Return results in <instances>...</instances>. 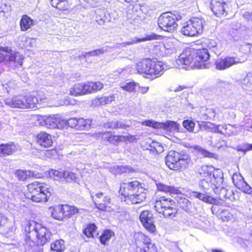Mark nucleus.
<instances>
[{"label":"nucleus","mask_w":252,"mask_h":252,"mask_svg":"<svg viewBox=\"0 0 252 252\" xmlns=\"http://www.w3.org/2000/svg\"><path fill=\"white\" fill-rule=\"evenodd\" d=\"M119 192L122 195V200H129L133 204L140 203L146 198V189L136 180L123 181L120 184Z\"/></svg>","instance_id":"f257e3e1"},{"label":"nucleus","mask_w":252,"mask_h":252,"mask_svg":"<svg viewBox=\"0 0 252 252\" xmlns=\"http://www.w3.org/2000/svg\"><path fill=\"white\" fill-rule=\"evenodd\" d=\"M25 231L26 244L30 247H32L35 243L38 246H43L51 239V232L41 224L34 221H29Z\"/></svg>","instance_id":"f03ea898"},{"label":"nucleus","mask_w":252,"mask_h":252,"mask_svg":"<svg viewBox=\"0 0 252 252\" xmlns=\"http://www.w3.org/2000/svg\"><path fill=\"white\" fill-rule=\"evenodd\" d=\"M28 192L27 197L36 202H46L51 195L50 188L47 185L34 182L27 186Z\"/></svg>","instance_id":"7ed1b4c3"},{"label":"nucleus","mask_w":252,"mask_h":252,"mask_svg":"<svg viewBox=\"0 0 252 252\" xmlns=\"http://www.w3.org/2000/svg\"><path fill=\"white\" fill-rule=\"evenodd\" d=\"M165 163L169 169L177 171L188 168L191 160L189 156L184 153L171 151L165 158Z\"/></svg>","instance_id":"20e7f679"},{"label":"nucleus","mask_w":252,"mask_h":252,"mask_svg":"<svg viewBox=\"0 0 252 252\" xmlns=\"http://www.w3.org/2000/svg\"><path fill=\"white\" fill-rule=\"evenodd\" d=\"M174 204L173 200L161 196L155 201V208L157 212L163 215L165 218H173L177 213Z\"/></svg>","instance_id":"39448f33"},{"label":"nucleus","mask_w":252,"mask_h":252,"mask_svg":"<svg viewBox=\"0 0 252 252\" xmlns=\"http://www.w3.org/2000/svg\"><path fill=\"white\" fill-rule=\"evenodd\" d=\"M181 18L182 16L178 13H163L158 18V25L163 31L173 32L177 28V21Z\"/></svg>","instance_id":"423d86ee"},{"label":"nucleus","mask_w":252,"mask_h":252,"mask_svg":"<svg viewBox=\"0 0 252 252\" xmlns=\"http://www.w3.org/2000/svg\"><path fill=\"white\" fill-rule=\"evenodd\" d=\"M205 25L204 19L193 17L184 24L181 29V32L188 36H194L202 33Z\"/></svg>","instance_id":"0eeeda50"},{"label":"nucleus","mask_w":252,"mask_h":252,"mask_svg":"<svg viewBox=\"0 0 252 252\" xmlns=\"http://www.w3.org/2000/svg\"><path fill=\"white\" fill-rule=\"evenodd\" d=\"M194 58V65L200 68H208L209 64L206 63L209 59L208 51L206 48L192 49Z\"/></svg>","instance_id":"6e6552de"},{"label":"nucleus","mask_w":252,"mask_h":252,"mask_svg":"<svg viewBox=\"0 0 252 252\" xmlns=\"http://www.w3.org/2000/svg\"><path fill=\"white\" fill-rule=\"evenodd\" d=\"M91 195L95 207L98 209L102 211H107L111 208L112 199L109 195L102 192L95 194V198H94V193H91Z\"/></svg>","instance_id":"1a4fd4ad"},{"label":"nucleus","mask_w":252,"mask_h":252,"mask_svg":"<svg viewBox=\"0 0 252 252\" xmlns=\"http://www.w3.org/2000/svg\"><path fill=\"white\" fill-rule=\"evenodd\" d=\"M146 64L147 70H148L147 75L155 78L162 74L164 68L161 62L146 59Z\"/></svg>","instance_id":"9d476101"},{"label":"nucleus","mask_w":252,"mask_h":252,"mask_svg":"<svg viewBox=\"0 0 252 252\" xmlns=\"http://www.w3.org/2000/svg\"><path fill=\"white\" fill-rule=\"evenodd\" d=\"M241 63L240 59L237 57L226 56L217 59L214 65L217 69L223 70Z\"/></svg>","instance_id":"9b49d317"},{"label":"nucleus","mask_w":252,"mask_h":252,"mask_svg":"<svg viewBox=\"0 0 252 252\" xmlns=\"http://www.w3.org/2000/svg\"><path fill=\"white\" fill-rule=\"evenodd\" d=\"M146 126H152L154 128H162L163 129L170 132L178 131L180 126L173 121H166L165 123H157L151 120H147L144 122Z\"/></svg>","instance_id":"f8f14e48"},{"label":"nucleus","mask_w":252,"mask_h":252,"mask_svg":"<svg viewBox=\"0 0 252 252\" xmlns=\"http://www.w3.org/2000/svg\"><path fill=\"white\" fill-rule=\"evenodd\" d=\"M140 220L143 226L150 233L156 231V226L154 224L153 215L149 211H142L139 216Z\"/></svg>","instance_id":"ddd939ff"},{"label":"nucleus","mask_w":252,"mask_h":252,"mask_svg":"<svg viewBox=\"0 0 252 252\" xmlns=\"http://www.w3.org/2000/svg\"><path fill=\"white\" fill-rule=\"evenodd\" d=\"M229 0H211V9L213 13L217 17L226 16V7Z\"/></svg>","instance_id":"4468645a"},{"label":"nucleus","mask_w":252,"mask_h":252,"mask_svg":"<svg viewBox=\"0 0 252 252\" xmlns=\"http://www.w3.org/2000/svg\"><path fill=\"white\" fill-rule=\"evenodd\" d=\"M232 179L235 186L245 193L252 195V188L245 181L243 177L239 173L233 175Z\"/></svg>","instance_id":"2eb2a0df"},{"label":"nucleus","mask_w":252,"mask_h":252,"mask_svg":"<svg viewBox=\"0 0 252 252\" xmlns=\"http://www.w3.org/2000/svg\"><path fill=\"white\" fill-rule=\"evenodd\" d=\"M43 120L45 126L50 128L62 129L65 124L63 120L55 115H45L43 117Z\"/></svg>","instance_id":"dca6fc26"},{"label":"nucleus","mask_w":252,"mask_h":252,"mask_svg":"<svg viewBox=\"0 0 252 252\" xmlns=\"http://www.w3.org/2000/svg\"><path fill=\"white\" fill-rule=\"evenodd\" d=\"M46 99L45 96L42 93L25 96V109L36 107L37 104L44 103Z\"/></svg>","instance_id":"f3484780"},{"label":"nucleus","mask_w":252,"mask_h":252,"mask_svg":"<svg viewBox=\"0 0 252 252\" xmlns=\"http://www.w3.org/2000/svg\"><path fill=\"white\" fill-rule=\"evenodd\" d=\"M178 62L186 65L192 64V66H194V58L192 49H187L183 52L179 57Z\"/></svg>","instance_id":"a211bd4d"},{"label":"nucleus","mask_w":252,"mask_h":252,"mask_svg":"<svg viewBox=\"0 0 252 252\" xmlns=\"http://www.w3.org/2000/svg\"><path fill=\"white\" fill-rule=\"evenodd\" d=\"M158 37L159 35L154 33H152L150 34H146L144 37H143L142 38L135 37L132 40H131V41H130L120 43L119 47H125L126 46L134 44H137L141 42H145L148 40H156L158 39Z\"/></svg>","instance_id":"6ab92c4d"},{"label":"nucleus","mask_w":252,"mask_h":252,"mask_svg":"<svg viewBox=\"0 0 252 252\" xmlns=\"http://www.w3.org/2000/svg\"><path fill=\"white\" fill-rule=\"evenodd\" d=\"M25 96H16L12 98H6L4 100L5 104L11 107L25 109Z\"/></svg>","instance_id":"aec40b11"},{"label":"nucleus","mask_w":252,"mask_h":252,"mask_svg":"<svg viewBox=\"0 0 252 252\" xmlns=\"http://www.w3.org/2000/svg\"><path fill=\"white\" fill-rule=\"evenodd\" d=\"M36 141L41 146L48 148L52 143L51 136L45 132H41L36 136Z\"/></svg>","instance_id":"412c9836"},{"label":"nucleus","mask_w":252,"mask_h":252,"mask_svg":"<svg viewBox=\"0 0 252 252\" xmlns=\"http://www.w3.org/2000/svg\"><path fill=\"white\" fill-rule=\"evenodd\" d=\"M83 84L85 94L96 92L103 88V84L100 82H88Z\"/></svg>","instance_id":"4be33fe9"},{"label":"nucleus","mask_w":252,"mask_h":252,"mask_svg":"<svg viewBox=\"0 0 252 252\" xmlns=\"http://www.w3.org/2000/svg\"><path fill=\"white\" fill-rule=\"evenodd\" d=\"M17 150V147L13 143L0 145V157L11 155Z\"/></svg>","instance_id":"5701e85b"},{"label":"nucleus","mask_w":252,"mask_h":252,"mask_svg":"<svg viewBox=\"0 0 252 252\" xmlns=\"http://www.w3.org/2000/svg\"><path fill=\"white\" fill-rule=\"evenodd\" d=\"M20 28L22 31H27L33 25V20L27 15H24L20 22Z\"/></svg>","instance_id":"b1692460"},{"label":"nucleus","mask_w":252,"mask_h":252,"mask_svg":"<svg viewBox=\"0 0 252 252\" xmlns=\"http://www.w3.org/2000/svg\"><path fill=\"white\" fill-rule=\"evenodd\" d=\"M139 236L143 240L142 243L145 249H147V252H157V248L151 242V240L148 237L142 234H139Z\"/></svg>","instance_id":"393cba45"},{"label":"nucleus","mask_w":252,"mask_h":252,"mask_svg":"<svg viewBox=\"0 0 252 252\" xmlns=\"http://www.w3.org/2000/svg\"><path fill=\"white\" fill-rule=\"evenodd\" d=\"M52 217L57 220H63L64 219L63 213V205L60 204L55 206L51 212Z\"/></svg>","instance_id":"a878e982"},{"label":"nucleus","mask_w":252,"mask_h":252,"mask_svg":"<svg viewBox=\"0 0 252 252\" xmlns=\"http://www.w3.org/2000/svg\"><path fill=\"white\" fill-rule=\"evenodd\" d=\"M115 99V94H111L109 96H101L97 98L94 100V102L96 105H106L111 103Z\"/></svg>","instance_id":"bb28decb"},{"label":"nucleus","mask_w":252,"mask_h":252,"mask_svg":"<svg viewBox=\"0 0 252 252\" xmlns=\"http://www.w3.org/2000/svg\"><path fill=\"white\" fill-rule=\"evenodd\" d=\"M190 195L191 197L198 198L206 203H212L213 201L212 197L199 192L193 191L190 193Z\"/></svg>","instance_id":"cd10ccee"},{"label":"nucleus","mask_w":252,"mask_h":252,"mask_svg":"<svg viewBox=\"0 0 252 252\" xmlns=\"http://www.w3.org/2000/svg\"><path fill=\"white\" fill-rule=\"evenodd\" d=\"M63 213L65 218L69 217L79 213V210L74 206L63 205Z\"/></svg>","instance_id":"c85d7f7f"},{"label":"nucleus","mask_w":252,"mask_h":252,"mask_svg":"<svg viewBox=\"0 0 252 252\" xmlns=\"http://www.w3.org/2000/svg\"><path fill=\"white\" fill-rule=\"evenodd\" d=\"M7 57L8 60L10 62H13L20 65H22L23 58L19 53L12 52L11 50L8 54Z\"/></svg>","instance_id":"c756f323"},{"label":"nucleus","mask_w":252,"mask_h":252,"mask_svg":"<svg viewBox=\"0 0 252 252\" xmlns=\"http://www.w3.org/2000/svg\"><path fill=\"white\" fill-rule=\"evenodd\" d=\"M141 13V9L138 6L130 5L127 11V17L129 19H135L140 16Z\"/></svg>","instance_id":"7c9ffc66"},{"label":"nucleus","mask_w":252,"mask_h":252,"mask_svg":"<svg viewBox=\"0 0 252 252\" xmlns=\"http://www.w3.org/2000/svg\"><path fill=\"white\" fill-rule=\"evenodd\" d=\"M214 131L224 135L226 136H231L236 135L235 131L227 132L228 126L226 125L214 126Z\"/></svg>","instance_id":"2f4dec72"},{"label":"nucleus","mask_w":252,"mask_h":252,"mask_svg":"<svg viewBox=\"0 0 252 252\" xmlns=\"http://www.w3.org/2000/svg\"><path fill=\"white\" fill-rule=\"evenodd\" d=\"M65 248L64 242L62 239L55 241L50 245L51 250L56 252H63Z\"/></svg>","instance_id":"473e14b6"},{"label":"nucleus","mask_w":252,"mask_h":252,"mask_svg":"<svg viewBox=\"0 0 252 252\" xmlns=\"http://www.w3.org/2000/svg\"><path fill=\"white\" fill-rule=\"evenodd\" d=\"M241 84L243 88L252 90V72L246 74L241 80Z\"/></svg>","instance_id":"72a5a7b5"},{"label":"nucleus","mask_w":252,"mask_h":252,"mask_svg":"<svg viewBox=\"0 0 252 252\" xmlns=\"http://www.w3.org/2000/svg\"><path fill=\"white\" fill-rule=\"evenodd\" d=\"M84 89V88L82 83L76 84L70 88V94L75 96L84 95L85 94Z\"/></svg>","instance_id":"f704fd0d"},{"label":"nucleus","mask_w":252,"mask_h":252,"mask_svg":"<svg viewBox=\"0 0 252 252\" xmlns=\"http://www.w3.org/2000/svg\"><path fill=\"white\" fill-rule=\"evenodd\" d=\"M48 175L49 178L55 180H61L63 178V170L62 169L59 170L51 169L48 172Z\"/></svg>","instance_id":"c9c22d12"},{"label":"nucleus","mask_w":252,"mask_h":252,"mask_svg":"<svg viewBox=\"0 0 252 252\" xmlns=\"http://www.w3.org/2000/svg\"><path fill=\"white\" fill-rule=\"evenodd\" d=\"M157 187L158 190L165 192L176 194L178 193L179 191L178 189L174 187L167 186L161 183L157 184Z\"/></svg>","instance_id":"e433bc0d"},{"label":"nucleus","mask_w":252,"mask_h":252,"mask_svg":"<svg viewBox=\"0 0 252 252\" xmlns=\"http://www.w3.org/2000/svg\"><path fill=\"white\" fill-rule=\"evenodd\" d=\"M213 178L211 177L213 180L214 184H220L223 182V173L222 171L219 169H215L212 172Z\"/></svg>","instance_id":"4c0bfd02"},{"label":"nucleus","mask_w":252,"mask_h":252,"mask_svg":"<svg viewBox=\"0 0 252 252\" xmlns=\"http://www.w3.org/2000/svg\"><path fill=\"white\" fill-rule=\"evenodd\" d=\"M51 5L61 10H65L67 9L68 3L66 0H51Z\"/></svg>","instance_id":"58836bf2"},{"label":"nucleus","mask_w":252,"mask_h":252,"mask_svg":"<svg viewBox=\"0 0 252 252\" xmlns=\"http://www.w3.org/2000/svg\"><path fill=\"white\" fill-rule=\"evenodd\" d=\"M109 47L108 46L103 47L99 49H97L96 50H93L92 51L86 52L84 55L83 57L86 58L87 57L90 56H97L99 55H101L104 54L105 52H107L108 50V48Z\"/></svg>","instance_id":"ea45409f"},{"label":"nucleus","mask_w":252,"mask_h":252,"mask_svg":"<svg viewBox=\"0 0 252 252\" xmlns=\"http://www.w3.org/2000/svg\"><path fill=\"white\" fill-rule=\"evenodd\" d=\"M16 175L20 180L24 181L28 177L33 176V172L30 170H18L15 172Z\"/></svg>","instance_id":"a19ab883"},{"label":"nucleus","mask_w":252,"mask_h":252,"mask_svg":"<svg viewBox=\"0 0 252 252\" xmlns=\"http://www.w3.org/2000/svg\"><path fill=\"white\" fill-rule=\"evenodd\" d=\"M179 206L184 211L189 212L190 211L191 205L190 202L185 198H181L178 201Z\"/></svg>","instance_id":"79ce46f5"},{"label":"nucleus","mask_w":252,"mask_h":252,"mask_svg":"<svg viewBox=\"0 0 252 252\" xmlns=\"http://www.w3.org/2000/svg\"><path fill=\"white\" fill-rule=\"evenodd\" d=\"M92 123L91 119H77V129L82 130L89 128Z\"/></svg>","instance_id":"37998d69"},{"label":"nucleus","mask_w":252,"mask_h":252,"mask_svg":"<svg viewBox=\"0 0 252 252\" xmlns=\"http://www.w3.org/2000/svg\"><path fill=\"white\" fill-rule=\"evenodd\" d=\"M220 215L221 219L224 221L234 220L236 219V215L229 212L228 210L222 209L220 211Z\"/></svg>","instance_id":"c03bdc74"},{"label":"nucleus","mask_w":252,"mask_h":252,"mask_svg":"<svg viewBox=\"0 0 252 252\" xmlns=\"http://www.w3.org/2000/svg\"><path fill=\"white\" fill-rule=\"evenodd\" d=\"M147 64H146V59H145L136 63V69L140 74L144 73L147 74V71L148 70H147Z\"/></svg>","instance_id":"a18cd8bd"},{"label":"nucleus","mask_w":252,"mask_h":252,"mask_svg":"<svg viewBox=\"0 0 252 252\" xmlns=\"http://www.w3.org/2000/svg\"><path fill=\"white\" fill-rule=\"evenodd\" d=\"M7 224H8V226H6V227L9 229V231L12 232L15 229L13 223L12 222H8L7 217L0 213V226H4Z\"/></svg>","instance_id":"49530a36"},{"label":"nucleus","mask_w":252,"mask_h":252,"mask_svg":"<svg viewBox=\"0 0 252 252\" xmlns=\"http://www.w3.org/2000/svg\"><path fill=\"white\" fill-rule=\"evenodd\" d=\"M96 227L94 224H90L84 229V233L88 237H94L96 233Z\"/></svg>","instance_id":"de8ad7c7"},{"label":"nucleus","mask_w":252,"mask_h":252,"mask_svg":"<svg viewBox=\"0 0 252 252\" xmlns=\"http://www.w3.org/2000/svg\"><path fill=\"white\" fill-rule=\"evenodd\" d=\"M214 183L211 178H207L203 179L200 181L199 186L202 187L204 189L208 190L210 188L212 187Z\"/></svg>","instance_id":"09e8293b"},{"label":"nucleus","mask_w":252,"mask_h":252,"mask_svg":"<svg viewBox=\"0 0 252 252\" xmlns=\"http://www.w3.org/2000/svg\"><path fill=\"white\" fill-rule=\"evenodd\" d=\"M214 170V168L211 166L203 165L201 167V174L205 177H209L212 176L213 171Z\"/></svg>","instance_id":"8fccbe9b"},{"label":"nucleus","mask_w":252,"mask_h":252,"mask_svg":"<svg viewBox=\"0 0 252 252\" xmlns=\"http://www.w3.org/2000/svg\"><path fill=\"white\" fill-rule=\"evenodd\" d=\"M137 85V84L134 82H129L126 84H122L121 87L126 91L131 92L135 90Z\"/></svg>","instance_id":"3c124183"},{"label":"nucleus","mask_w":252,"mask_h":252,"mask_svg":"<svg viewBox=\"0 0 252 252\" xmlns=\"http://www.w3.org/2000/svg\"><path fill=\"white\" fill-rule=\"evenodd\" d=\"M11 49L8 47L0 46V63L6 59Z\"/></svg>","instance_id":"603ef678"},{"label":"nucleus","mask_w":252,"mask_h":252,"mask_svg":"<svg viewBox=\"0 0 252 252\" xmlns=\"http://www.w3.org/2000/svg\"><path fill=\"white\" fill-rule=\"evenodd\" d=\"M195 149L204 157L214 158L215 155L199 146H196Z\"/></svg>","instance_id":"864d4df0"},{"label":"nucleus","mask_w":252,"mask_h":252,"mask_svg":"<svg viewBox=\"0 0 252 252\" xmlns=\"http://www.w3.org/2000/svg\"><path fill=\"white\" fill-rule=\"evenodd\" d=\"M112 234L111 231L109 230L105 231L100 237V242L103 244H105L106 242L111 238Z\"/></svg>","instance_id":"5fc2aeb1"},{"label":"nucleus","mask_w":252,"mask_h":252,"mask_svg":"<svg viewBox=\"0 0 252 252\" xmlns=\"http://www.w3.org/2000/svg\"><path fill=\"white\" fill-rule=\"evenodd\" d=\"M76 179V176L75 173L71 171L63 170V179L65 180L66 181L69 182L71 181H75Z\"/></svg>","instance_id":"6e6d98bb"},{"label":"nucleus","mask_w":252,"mask_h":252,"mask_svg":"<svg viewBox=\"0 0 252 252\" xmlns=\"http://www.w3.org/2000/svg\"><path fill=\"white\" fill-rule=\"evenodd\" d=\"M207 47L210 49H212L215 53H218L217 43L215 40L208 39L206 42Z\"/></svg>","instance_id":"4d7b16f0"},{"label":"nucleus","mask_w":252,"mask_h":252,"mask_svg":"<svg viewBox=\"0 0 252 252\" xmlns=\"http://www.w3.org/2000/svg\"><path fill=\"white\" fill-rule=\"evenodd\" d=\"M183 126L188 130L192 131L195 126V123L192 121L185 120L183 122Z\"/></svg>","instance_id":"13d9d810"},{"label":"nucleus","mask_w":252,"mask_h":252,"mask_svg":"<svg viewBox=\"0 0 252 252\" xmlns=\"http://www.w3.org/2000/svg\"><path fill=\"white\" fill-rule=\"evenodd\" d=\"M237 150L238 151L242 152L245 154L247 151L252 150V144H246L239 145L237 147Z\"/></svg>","instance_id":"bf43d9fd"},{"label":"nucleus","mask_w":252,"mask_h":252,"mask_svg":"<svg viewBox=\"0 0 252 252\" xmlns=\"http://www.w3.org/2000/svg\"><path fill=\"white\" fill-rule=\"evenodd\" d=\"M65 122V124H64V126L67 125L70 126V127L75 128L77 129V119L76 118H71L68 119L67 121L64 120Z\"/></svg>","instance_id":"052dcab7"},{"label":"nucleus","mask_w":252,"mask_h":252,"mask_svg":"<svg viewBox=\"0 0 252 252\" xmlns=\"http://www.w3.org/2000/svg\"><path fill=\"white\" fill-rule=\"evenodd\" d=\"M122 139H124V137H122V135H115L112 134L109 142L113 144H116L119 142H122Z\"/></svg>","instance_id":"680f3d73"},{"label":"nucleus","mask_w":252,"mask_h":252,"mask_svg":"<svg viewBox=\"0 0 252 252\" xmlns=\"http://www.w3.org/2000/svg\"><path fill=\"white\" fill-rule=\"evenodd\" d=\"M205 111L206 112L207 115L210 120H213L215 118L216 116V112L214 109L212 108H206Z\"/></svg>","instance_id":"e2e57ef3"},{"label":"nucleus","mask_w":252,"mask_h":252,"mask_svg":"<svg viewBox=\"0 0 252 252\" xmlns=\"http://www.w3.org/2000/svg\"><path fill=\"white\" fill-rule=\"evenodd\" d=\"M102 126L105 128L116 129L115 121L106 122L103 124Z\"/></svg>","instance_id":"0e129e2a"},{"label":"nucleus","mask_w":252,"mask_h":252,"mask_svg":"<svg viewBox=\"0 0 252 252\" xmlns=\"http://www.w3.org/2000/svg\"><path fill=\"white\" fill-rule=\"evenodd\" d=\"M115 125H116V129H118V128L126 129L127 127H129V125H126L123 121H116Z\"/></svg>","instance_id":"69168bd1"},{"label":"nucleus","mask_w":252,"mask_h":252,"mask_svg":"<svg viewBox=\"0 0 252 252\" xmlns=\"http://www.w3.org/2000/svg\"><path fill=\"white\" fill-rule=\"evenodd\" d=\"M243 17L249 21L252 22V12L246 11L243 14Z\"/></svg>","instance_id":"338daca9"},{"label":"nucleus","mask_w":252,"mask_h":252,"mask_svg":"<svg viewBox=\"0 0 252 252\" xmlns=\"http://www.w3.org/2000/svg\"><path fill=\"white\" fill-rule=\"evenodd\" d=\"M112 134L110 131H103V139L104 140L109 141Z\"/></svg>","instance_id":"774afa93"}]
</instances>
